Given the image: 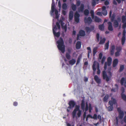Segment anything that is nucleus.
<instances>
[{
	"label": "nucleus",
	"mask_w": 126,
	"mask_h": 126,
	"mask_svg": "<svg viewBox=\"0 0 126 126\" xmlns=\"http://www.w3.org/2000/svg\"><path fill=\"white\" fill-rule=\"evenodd\" d=\"M82 111L79 110V106H76L75 108L74 109L72 113V115L73 118H76L77 119L79 118L81 114Z\"/></svg>",
	"instance_id": "obj_1"
},
{
	"label": "nucleus",
	"mask_w": 126,
	"mask_h": 126,
	"mask_svg": "<svg viewBox=\"0 0 126 126\" xmlns=\"http://www.w3.org/2000/svg\"><path fill=\"white\" fill-rule=\"evenodd\" d=\"M57 43L58 44L57 47L58 49L62 53H64L65 52V47L64 45V41L63 38L61 37H60L57 41Z\"/></svg>",
	"instance_id": "obj_2"
},
{
	"label": "nucleus",
	"mask_w": 126,
	"mask_h": 126,
	"mask_svg": "<svg viewBox=\"0 0 126 126\" xmlns=\"http://www.w3.org/2000/svg\"><path fill=\"white\" fill-rule=\"evenodd\" d=\"M108 76H107L106 72L105 71H103L102 76L103 79H106L107 81H108L112 76V74L110 71H108Z\"/></svg>",
	"instance_id": "obj_3"
},
{
	"label": "nucleus",
	"mask_w": 126,
	"mask_h": 126,
	"mask_svg": "<svg viewBox=\"0 0 126 126\" xmlns=\"http://www.w3.org/2000/svg\"><path fill=\"white\" fill-rule=\"evenodd\" d=\"M96 65L97 66V73L98 75H99L100 73V70L99 68V66L98 63H97L95 61L94 62L93 66H92L94 72L96 70V68L95 67Z\"/></svg>",
	"instance_id": "obj_4"
},
{
	"label": "nucleus",
	"mask_w": 126,
	"mask_h": 126,
	"mask_svg": "<svg viewBox=\"0 0 126 126\" xmlns=\"http://www.w3.org/2000/svg\"><path fill=\"white\" fill-rule=\"evenodd\" d=\"M112 61V58L110 57H108L107 59V62H106L104 64V68L105 70L106 69L107 65L108 66H110L111 65Z\"/></svg>",
	"instance_id": "obj_5"
},
{
	"label": "nucleus",
	"mask_w": 126,
	"mask_h": 126,
	"mask_svg": "<svg viewBox=\"0 0 126 126\" xmlns=\"http://www.w3.org/2000/svg\"><path fill=\"white\" fill-rule=\"evenodd\" d=\"M117 110L119 113L118 116L119 118L120 119H122L124 115V111L121 110L120 108V107L117 108Z\"/></svg>",
	"instance_id": "obj_6"
},
{
	"label": "nucleus",
	"mask_w": 126,
	"mask_h": 126,
	"mask_svg": "<svg viewBox=\"0 0 126 126\" xmlns=\"http://www.w3.org/2000/svg\"><path fill=\"white\" fill-rule=\"evenodd\" d=\"M117 20H115L113 22V26L115 28H117L119 26V22H120L121 21V18L120 17H117Z\"/></svg>",
	"instance_id": "obj_7"
},
{
	"label": "nucleus",
	"mask_w": 126,
	"mask_h": 126,
	"mask_svg": "<svg viewBox=\"0 0 126 126\" xmlns=\"http://www.w3.org/2000/svg\"><path fill=\"white\" fill-rule=\"evenodd\" d=\"M76 104L75 102L74 101L71 100L69 102L68 105H69V106L68 107V108L71 109L74 107Z\"/></svg>",
	"instance_id": "obj_8"
},
{
	"label": "nucleus",
	"mask_w": 126,
	"mask_h": 126,
	"mask_svg": "<svg viewBox=\"0 0 126 126\" xmlns=\"http://www.w3.org/2000/svg\"><path fill=\"white\" fill-rule=\"evenodd\" d=\"M80 14L77 12H76L74 14V19L75 21L78 23L79 21Z\"/></svg>",
	"instance_id": "obj_9"
},
{
	"label": "nucleus",
	"mask_w": 126,
	"mask_h": 126,
	"mask_svg": "<svg viewBox=\"0 0 126 126\" xmlns=\"http://www.w3.org/2000/svg\"><path fill=\"white\" fill-rule=\"evenodd\" d=\"M112 14V11L110 10L109 13V17L110 19V20L112 22H114L115 20L114 19L116 16V15L115 13H113Z\"/></svg>",
	"instance_id": "obj_10"
},
{
	"label": "nucleus",
	"mask_w": 126,
	"mask_h": 126,
	"mask_svg": "<svg viewBox=\"0 0 126 126\" xmlns=\"http://www.w3.org/2000/svg\"><path fill=\"white\" fill-rule=\"evenodd\" d=\"M57 29V28L56 26L53 28V33L54 36L56 37H58L60 35V33L59 32H55L54 29L56 30Z\"/></svg>",
	"instance_id": "obj_11"
},
{
	"label": "nucleus",
	"mask_w": 126,
	"mask_h": 126,
	"mask_svg": "<svg viewBox=\"0 0 126 126\" xmlns=\"http://www.w3.org/2000/svg\"><path fill=\"white\" fill-rule=\"evenodd\" d=\"M84 21L85 23L90 24L92 22V20L90 17H89L87 18L86 17H85Z\"/></svg>",
	"instance_id": "obj_12"
},
{
	"label": "nucleus",
	"mask_w": 126,
	"mask_h": 126,
	"mask_svg": "<svg viewBox=\"0 0 126 126\" xmlns=\"http://www.w3.org/2000/svg\"><path fill=\"white\" fill-rule=\"evenodd\" d=\"M84 4L83 3L81 4L80 7L78 8V12H83L84 9Z\"/></svg>",
	"instance_id": "obj_13"
},
{
	"label": "nucleus",
	"mask_w": 126,
	"mask_h": 126,
	"mask_svg": "<svg viewBox=\"0 0 126 126\" xmlns=\"http://www.w3.org/2000/svg\"><path fill=\"white\" fill-rule=\"evenodd\" d=\"M94 79L95 82L98 84H99L101 82V79H100L98 76L96 75H95L94 77Z\"/></svg>",
	"instance_id": "obj_14"
},
{
	"label": "nucleus",
	"mask_w": 126,
	"mask_h": 126,
	"mask_svg": "<svg viewBox=\"0 0 126 126\" xmlns=\"http://www.w3.org/2000/svg\"><path fill=\"white\" fill-rule=\"evenodd\" d=\"M108 30L110 31H112L113 30V29L112 26V23L109 21L108 22Z\"/></svg>",
	"instance_id": "obj_15"
},
{
	"label": "nucleus",
	"mask_w": 126,
	"mask_h": 126,
	"mask_svg": "<svg viewBox=\"0 0 126 126\" xmlns=\"http://www.w3.org/2000/svg\"><path fill=\"white\" fill-rule=\"evenodd\" d=\"M120 83L122 85H124L125 87H126V79H125L124 77L122 78L120 80Z\"/></svg>",
	"instance_id": "obj_16"
},
{
	"label": "nucleus",
	"mask_w": 126,
	"mask_h": 126,
	"mask_svg": "<svg viewBox=\"0 0 126 126\" xmlns=\"http://www.w3.org/2000/svg\"><path fill=\"white\" fill-rule=\"evenodd\" d=\"M115 49V46L114 45H113L111 46L110 49V51L111 55H113L114 52V50Z\"/></svg>",
	"instance_id": "obj_17"
},
{
	"label": "nucleus",
	"mask_w": 126,
	"mask_h": 126,
	"mask_svg": "<svg viewBox=\"0 0 126 126\" xmlns=\"http://www.w3.org/2000/svg\"><path fill=\"white\" fill-rule=\"evenodd\" d=\"M81 106L82 110H85V102L84 99H83L81 100Z\"/></svg>",
	"instance_id": "obj_18"
},
{
	"label": "nucleus",
	"mask_w": 126,
	"mask_h": 126,
	"mask_svg": "<svg viewBox=\"0 0 126 126\" xmlns=\"http://www.w3.org/2000/svg\"><path fill=\"white\" fill-rule=\"evenodd\" d=\"M73 16V12L72 11H70L69 14L68 19L71 20L72 19Z\"/></svg>",
	"instance_id": "obj_19"
},
{
	"label": "nucleus",
	"mask_w": 126,
	"mask_h": 126,
	"mask_svg": "<svg viewBox=\"0 0 126 126\" xmlns=\"http://www.w3.org/2000/svg\"><path fill=\"white\" fill-rule=\"evenodd\" d=\"M94 26H91V28H90L89 27H86L85 28V30L87 32H90L91 30H94Z\"/></svg>",
	"instance_id": "obj_20"
},
{
	"label": "nucleus",
	"mask_w": 126,
	"mask_h": 126,
	"mask_svg": "<svg viewBox=\"0 0 126 126\" xmlns=\"http://www.w3.org/2000/svg\"><path fill=\"white\" fill-rule=\"evenodd\" d=\"M81 43L80 41H78L76 45V47L77 49H80L81 47Z\"/></svg>",
	"instance_id": "obj_21"
},
{
	"label": "nucleus",
	"mask_w": 126,
	"mask_h": 126,
	"mask_svg": "<svg viewBox=\"0 0 126 126\" xmlns=\"http://www.w3.org/2000/svg\"><path fill=\"white\" fill-rule=\"evenodd\" d=\"M76 62V60L74 59H72L69 61L68 62L69 64L72 65L75 63Z\"/></svg>",
	"instance_id": "obj_22"
},
{
	"label": "nucleus",
	"mask_w": 126,
	"mask_h": 126,
	"mask_svg": "<svg viewBox=\"0 0 126 126\" xmlns=\"http://www.w3.org/2000/svg\"><path fill=\"white\" fill-rule=\"evenodd\" d=\"M118 63V60L117 59H115L113 62V66L114 67H115L117 64Z\"/></svg>",
	"instance_id": "obj_23"
},
{
	"label": "nucleus",
	"mask_w": 126,
	"mask_h": 126,
	"mask_svg": "<svg viewBox=\"0 0 126 126\" xmlns=\"http://www.w3.org/2000/svg\"><path fill=\"white\" fill-rule=\"evenodd\" d=\"M79 34L80 36H84L85 35V31L83 30H81L79 32Z\"/></svg>",
	"instance_id": "obj_24"
},
{
	"label": "nucleus",
	"mask_w": 126,
	"mask_h": 126,
	"mask_svg": "<svg viewBox=\"0 0 126 126\" xmlns=\"http://www.w3.org/2000/svg\"><path fill=\"white\" fill-rule=\"evenodd\" d=\"M94 18V21L96 22L99 23L101 21V19L99 18L96 16H95Z\"/></svg>",
	"instance_id": "obj_25"
},
{
	"label": "nucleus",
	"mask_w": 126,
	"mask_h": 126,
	"mask_svg": "<svg viewBox=\"0 0 126 126\" xmlns=\"http://www.w3.org/2000/svg\"><path fill=\"white\" fill-rule=\"evenodd\" d=\"M98 28L101 31H103L104 29V24L99 25L98 26Z\"/></svg>",
	"instance_id": "obj_26"
},
{
	"label": "nucleus",
	"mask_w": 126,
	"mask_h": 126,
	"mask_svg": "<svg viewBox=\"0 0 126 126\" xmlns=\"http://www.w3.org/2000/svg\"><path fill=\"white\" fill-rule=\"evenodd\" d=\"M109 97V95L108 94H106L103 99V101L104 102H107V100L108 99Z\"/></svg>",
	"instance_id": "obj_27"
},
{
	"label": "nucleus",
	"mask_w": 126,
	"mask_h": 126,
	"mask_svg": "<svg viewBox=\"0 0 126 126\" xmlns=\"http://www.w3.org/2000/svg\"><path fill=\"white\" fill-rule=\"evenodd\" d=\"M115 86L116 87L114 88H112L111 90V91L115 92L118 90V85L117 84H115Z\"/></svg>",
	"instance_id": "obj_28"
},
{
	"label": "nucleus",
	"mask_w": 126,
	"mask_h": 126,
	"mask_svg": "<svg viewBox=\"0 0 126 126\" xmlns=\"http://www.w3.org/2000/svg\"><path fill=\"white\" fill-rule=\"evenodd\" d=\"M71 8L72 9L73 11H76L77 8L76 5L74 4L73 3L72 4L71 6Z\"/></svg>",
	"instance_id": "obj_29"
},
{
	"label": "nucleus",
	"mask_w": 126,
	"mask_h": 126,
	"mask_svg": "<svg viewBox=\"0 0 126 126\" xmlns=\"http://www.w3.org/2000/svg\"><path fill=\"white\" fill-rule=\"evenodd\" d=\"M106 40V39L105 38H103L102 39H101V38L100 40L99 43V44H103L105 43Z\"/></svg>",
	"instance_id": "obj_30"
},
{
	"label": "nucleus",
	"mask_w": 126,
	"mask_h": 126,
	"mask_svg": "<svg viewBox=\"0 0 126 126\" xmlns=\"http://www.w3.org/2000/svg\"><path fill=\"white\" fill-rule=\"evenodd\" d=\"M97 47H94L93 49V55H95V54L97 52Z\"/></svg>",
	"instance_id": "obj_31"
},
{
	"label": "nucleus",
	"mask_w": 126,
	"mask_h": 126,
	"mask_svg": "<svg viewBox=\"0 0 126 126\" xmlns=\"http://www.w3.org/2000/svg\"><path fill=\"white\" fill-rule=\"evenodd\" d=\"M122 22L124 23L126 21V16L124 15H123L122 16Z\"/></svg>",
	"instance_id": "obj_32"
},
{
	"label": "nucleus",
	"mask_w": 126,
	"mask_h": 126,
	"mask_svg": "<svg viewBox=\"0 0 126 126\" xmlns=\"http://www.w3.org/2000/svg\"><path fill=\"white\" fill-rule=\"evenodd\" d=\"M109 42L108 41L105 45L104 48L105 50L108 49L109 47Z\"/></svg>",
	"instance_id": "obj_33"
},
{
	"label": "nucleus",
	"mask_w": 126,
	"mask_h": 126,
	"mask_svg": "<svg viewBox=\"0 0 126 126\" xmlns=\"http://www.w3.org/2000/svg\"><path fill=\"white\" fill-rule=\"evenodd\" d=\"M83 12L84 15L86 16H88L89 13V11L87 9H85Z\"/></svg>",
	"instance_id": "obj_34"
},
{
	"label": "nucleus",
	"mask_w": 126,
	"mask_h": 126,
	"mask_svg": "<svg viewBox=\"0 0 126 126\" xmlns=\"http://www.w3.org/2000/svg\"><path fill=\"white\" fill-rule=\"evenodd\" d=\"M63 9L64 10H66L67 9V6L66 3H64L63 4L62 6Z\"/></svg>",
	"instance_id": "obj_35"
},
{
	"label": "nucleus",
	"mask_w": 126,
	"mask_h": 126,
	"mask_svg": "<svg viewBox=\"0 0 126 126\" xmlns=\"http://www.w3.org/2000/svg\"><path fill=\"white\" fill-rule=\"evenodd\" d=\"M121 95L122 99L126 101V95L123 93H121Z\"/></svg>",
	"instance_id": "obj_36"
},
{
	"label": "nucleus",
	"mask_w": 126,
	"mask_h": 126,
	"mask_svg": "<svg viewBox=\"0 0 126 126\" xmlns=\"http://www.w3.org/2000/svg\"><path fill=\"white\" fill-rule=\"evenodd\" d=\"M81 56H79L78 57L76 63V65H78L80 61L81 58Z\"/></svg>",
	"instance_id": "obj_37"
},
{
	"label": "nucleus",
	"mask_w": 126,
	"mask_h": 126,
	"mask_svg": "<svg viewBox=\"0 0 126 126\" xmlns=\"http://www.w3.org/2000/svg\"><path fill=\"white\" fill-rule=\"evenodd\" d=\"M113 109V106H109L107 108V109L108 111H111Z\"/></svg>",
	"instance_id": "obj_38"
},
{
	"label": "nucleus",
	"mask_w": 126,
	"mask_h": 126,
	"mask_svg": "<svg viewBox=\"0 0 126 126\" xmlns=\"http://www.w3.org/2000/svg\"><path fill=\"white\" fill-rule=\"evenodd\" d=\"M126 39L125 36H123L122 39V45H123L125 42Z\"/></svg>",
	"instance_id": "obj_39"
},
{
	"label": "nucleus",
	"mask_w": 126,
	"mask_h": 126,
	"mask_svg": "<svg viewBox=\"0 0 126 126\" xmlns=\"http://www.w3.org/2000/svg\"><path fill=\"white\" fill-rule=\"evenodd\" d=\"M87 49L88 50V53L87 55H89L90 53L91 54V50L90 47H88L87 48Z\"/></svg>",
	"instance_id": "obj_40"
},
{
	"label": "nucleus",
	"mask_w": 126,
	"mask_h": 126,
	"mask_svg": "<svg viewBox=\"0 0 126 126\" xmlns=\"http://www.w3.org/2000/svg\"><path fill=\"white\" fill-rule=\"evenodd\" d=\"M59 23H60L61 25L62 28H63V25L64 24V23L63 22V21L61 19H60L59 21Z\"/></svg>",
	"instance_id": "obj_41"
},
{
	"label": "nucleus",
	"mask_w": 126,
	"mask_h": 126,
	"mask_svg": "<svg viewBox=\"0 0 126 126\" xmlns=\"http://www.w3.org/2000/svg\"><path fill=\"white\" fill-rule=\"evenodd\" d=\"M90 14H91V16L92 18L93 19H94V11L93 10H91L90 12Z\"/></svg>",
	"instance_id": "obj_42"
},
{
	"label": "nucleus",
	"mask_w": 126,
	"mask_h": 126,
	"mask_svg": "<svg viewBox=\"0 0 126 126\" xmlns=\"http://www.w3.org/2000/svg\"><path fill=\"white\" fill-rule=\"evenodd\" d=\"M124 65H121L120 67L119 71L120 72L122 71L124 69Z\"/></svg>",
	"instance_id": "obj_43"
},
{
	"label": "nucleus",
	"mask_w": 126,
	"mask_h": 126,
	"mask_svg": "<svg viewBox=\"0 0 126 126\" xmlns=\"http://www.w3.org/2000/svg\"><path fill=\"white\" fill-rule=\"evenodd\" d=\"M111 101H112V102L114 104H115L117 103V102L116 99L112 97L111 98Z\"/></svg>",
	"instance_id": "obj_44"
},
{
	"label": "nucleus",
	"mask_w": 126,
	"mask_h": 126,
	"mask_svg": "<svg viewBox=\"0 0 126 126\" xmlns=\"http://www.w3.org/2000/svg\"><path fill=\"white\" fill-rule=\"evenodd\" d=\"M100 35L98 33H97L96 35V38L97 42L99 41Z\"/></svg>",
	"instance_id": "obj_45"
},
{
	"label": "nucleus",
	"mask_w": 126,
	"mask_h": 126,
	"mask_svg": "<svg viewBox=\"0 0 126 126\" xmlns=\"http://www.w3.org/2000/svg\"><path fill=\"white\" fill-rule=\"evenodd\" d=\"M122 50V47H118L116 48L117 51L120 52Z\"/></svg>",
	"instance_id": "obj_46"
},
{
	"label": "nucleus",
	"mask_w": 126,
	"mask_h": 126,
	"mask_svg": "<svg viewBox=\"0 0 126 126\" xmlns=\"http://www.w3.org/2000/svg\"><path fill=\"white\" fill-rule=\"evenodd\" d=\"M102 13L103 15L105 16H106L107 14V12L106 10L102 11Z\"/></svg>",
	"instance_id": "obj_47"
},
{
	"label": "nucleus",
	"mask_w": 126,
	"mask_h": 126,
	"mask_svg": "<svg viewBox=\"0 0 126 126\" xmlns=\"http://www.w3.org/2000/svg\"><path fill=\"white\" fill-rule=\"evenodd\" d=\"M80 2L79 0H77L76 3V6H79L80 4Z\"/></svg>",
	"instance_id": "obj_48"
},
{
	"label": "nucleus",
	"mask_w": 126,
	"mask_h": 126,
	"mask_svg": "<svg viewBox=\"0 0 126 126\" xmlns=\"http://www.w3.org/2000/svg\"><path fill=\"white\" fill-rule=\"evenodd\" d=\"M85 111H87L88 109V104L86 103V104L85 108Z\"/></svg>",
	"instance_id": "obj_49"
},
{
	"label": "nucleus",
	"mask_w": 126,
	"mask_h": 126,
	"mask_svg": "<svg viewBox=\"0 0 126 126\" xmlns=\"http://www.w3.org/2000/svg\"><path fill=\"white\" fill-rule=\"evenodd\" d=\"M97 116L96 114H94L93 116H92V119H97Z\"/></svg>",
	"instance_id": "obj_50"
},
{
	"label": "nucleus",
	"mask_w": 126,
	"mask_h": 126,
	"mask_svg": "<svg viewBox=\"0 0 126 126\" xmlns=\"http://www.w3.org/2000/svg\"><path fill=\"white\" fill-rule=\"evenodd\" d=\"M56 25L58 27V29H60V26L59 24V23L58 22H57L56 23Z\"/></svg>",
	"instance_id": "obj_51"
},
{
	"label": "nucleus",
	"mask_w": 126,
	"mask_h": 126,
	"mask_svg": "<svg viewBox=\"0 0 126 126\" xmlns=\"http://www.w3.org/2000/svg\"><path fill=\"white\" fill-rule=\"evenodd\" d=\"M106 59V57H105V56H104L102 58V60L101 61V63L102 64H103L105 60Z\"/></svg>",
	"instance_id": "obj_52"
},
{
	"label": "nucleus",
	"mask_w": 126,
	"mask_h": 126,
	"mask_svg": "<svg viewBox=\"0 0 126 126\" xmlns=\"http://www.w3.org/2000/svg\"><path fill=\"white\" fill-rule=\"evenodd\" d=\"M92 108L91 107V105L90 104H89V111L90 112H91V110H92Z\"/></svg>",
	"instance_id": "obj_53"
},
{
	"label": "nucleus",
	"mask_w": 126,
	"mask_h": 126,
	"mask_svg": "<svg viewBox=\"0 0 126 126\" xmlns=\"http://www.w3.org/2000/svg\"><path fill=\"white\" fill-rule=\"evenodd\" d=\"M95 1H96L95 0H93L92 2V6H93L95 5L96 4V2Z\"/></svg>",
	"instance_id": "obj_54"
},
{
	"label": "nucleus",
	"mask_w": 126,
	"mask_h": 126,
	"mask_svg": "<svg viewBox=\"0 0 126 126\" xmlns=\"http://www.w3.org/2000/svg\"><path fill=\"white\" fill-rule=\"evenodd\" d=\"M109 104L110 105V106H113L114 104L113 103L112 101L110 100L109 102Z\"/></svg>",
	"instance_id": "obj_55"
},
{
	"label": "nucleus",
	"mask_w": 126,
	"mask_h": 126,
	"mask_svg": "<svg viewBox=\"0 0 126 126\" xmlns=\"http://www.w3.org/2000/svg\"><path fill=\"white\" fill-rule=\"evenodd\" d=\"M123 29H125L126 27V22L124 23H123Z\"/></svg>",
	"instance_id": "obj_56"
},
{
	"label": "nucleus",
	"mask_w": 126,
	"mask_h": 126,
	"mask_svg": "<svg viewBox=\"0 0 126 126\" xmlns=\"http://www.w3.org/2000/svg\"><path fill=\"white\" fill-rule=\"evenodd\" d=\"M109 2L107 0H106L104 2V4L105 5H108L109 4Z\"/></svg>",
	"instance_id": "obj_57"
},
{
	"label": "nucleus",
	"mask_w": 126,
	"mask_h": 126,
	"mask_svg": "<svg viewBox=\"0 0 126 126\" xmlns=\"http://www.w3.org/2000/svg\"><path fill=\"white\" fill-rule=\"evenodd\" d=\"M51 12L52 13H53L54 11H55V7H51Z\"/></svg>",
	"instance_id": "obj_58"
},
{
	"label": "nucleus",
	"mask_w": 126,
	"mask_h": 126,
	"mask_svg": "<svg viewBox=\"0 0 126 126\" xmlns=\"http://www.w3.org/2000/svg\"><path fill=\"white\" fill-rule=\"evenodd\" d=\"M88 78H87L86 77H84V81L86 82L88 81Z\"/></svg>",
	"instance_id": "obj_59"
},
{
	"label": "nucleus",
	"mask_w": 126,
	"mask_h": 126,
	"mask_svg": "<svg viewBox=\"0 0 126 126\" xmlns=\"http://www.w3.org/2000/svg\"><path fill=\"white\" fill-rule=\"evenodd\" d=\"M86 117V112H85L83 115V118L84 119Z\"/></svg>",
	"instance_id": "obj_60"
},
{
	"label": "nucleus",
	"mask_w": 126,
	"mask_h": 126,
	"mask_svg": "<svg viewBox=\"0 0 126 126\" xmlns=\"http://www.w3.org/2000/svg\"><path fill=\"white\" fill-rule=\"evenodd\" d=\"M96 14L97 15L100 16H101L102 15V14H101V12H97L96 13Z\"/></svg>",
	"instance_id": "obj_61"
},
{
	"label": "nucleus",
	"mask_w": 126,
	"mask_h": 126,
	"mask_svg": "<svg viewBox=\"0 0 126 126\" xmlns=\"http://www.w3.org/2000/svg\"><path fill=\"white\" fill-rule=\"evenodd\" d=\"M18 103L16 102H14L13 103V105L14 106H16L17 105Z\"/></svg>",
	"instance_id": "obj_62"
},
{
	"label": "nucleus",
	"mask_w": 126,
	"mask_h": 126,
	"mask_svg": "<svg viewBox=\"0 0 126 126\" xmlns=\"http://www.w3.org/2000/svg\"><path fill=\"white\" fill-rule=\"evenodd\" d=\"M62 13L63 15L65 16L66 14V12L64 10H63L62 11Z\"/></svg>",
	"instance_id": "obj_63"
},
{
	"label": "nucleus",
	"mask_w": 126,
	"mask_h": 126,
	"mask_svg": "<svg viewBox=\"0 0 126 126\" xmlns=\"http://www.w3.org/2000/svg\"><path fill=\"white\" fill-rule=\"evenodd\" d=\"M71 56H66V58L68 60H69L71 59Z\"/></svg>",
	"instance_id": "obj_64"
}]
</instances>
